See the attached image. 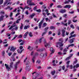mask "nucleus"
I'll list each match as a JSON object with an SVG mask.
<instances>
[{"instance_id": "obj_1", "label": "nucleus", "mask_w": 79, "mask_h": 79, "mask_svg": "<svg viewBox=\"0 0 79 79\" xmlns=\"http://www.w3.org/2000/svg\"><path fill=\"white\" fill-rule=\"evenodd\" d=\"M13 64H14L13 62H12L10 63V65H9L8 64H5V66L6 67V69L7 70V71H10L11 70V68H13Z\"/></svg>"}, {"instance_id": "obj_2", "label": "nucleus", "mask_w": 79, "mask_h": 79, "mask_svg": "<svg viewBox=\"0 0 79 79\" xmlns=\"http://www.w3.org/2000/svg\"><path fill=\"white\" fill-rule=\"evenodd\" d=\"M27 2L29 6H34L35 5V3L33 2H31V1L30 0H27Z\"/></svg>"}, {"instance_id": "obj_3", "label": "nucleus", "mask_w": 79, "mask_h": 79, "mask_svg": "<svg viewBox=\"0 0 79 79\" xmlns=\"http://www.w3.org/2000/svg\"><path fill=\"white\" fill-rule=\"evenodd\" d=\"M59 46V48H61V47L63 46V43H60V42H58L56 43V47H58V46Z\"/></svg>"}, {"instance_id": "obj_4", "label": "nucleus", "mask_w": 79, "mask_h": 79, "mask_svg": "<svg viewBox=\"0 0 79 79\" xmlns=\"http://www.w3.org/2000/svg\"><path fill=\"white\" fill-rule=\"evenodd\" d=\"M43 41L45 47H47V46L48 47H50V44L47 43V42L46 41V39H44Z\"/></svg>"}, {"instance_id": "obj_5", "label": "nucleus", "mask_w": 79, "mask_h": 79, "mask_svg": "<svg viewBox=\"0 0 79 79\" xmlns=\"http://www.w3.org/2000/svg\"><path fill=\"white\" fill-rule=\"evenodd\" d=\"M73 34H74V31H73L70 33V36L69 37V39H71V38H72V37H76V35L74 34V35H73Z\"/></svg>"}, {"instance_id": "obj_6", "label": "nucleus", "mask_w": 79, "mask_h": 79, "mask_svg": "<svg viewBox=\"0 0 79 79\" xmlns=\"http://www.w3.org/2000/svg\"><path fill=\"white\" fill-rule=\"evenodd\" d=\"M44 19H43V20L39 23L38 27L39 29H40V28H41L42 24L43 23H44Z\"/></svg>"}, {"instance_id": "obj_7", "label": "nucleus", "mask_w": 79, "mask_h": 79, "mask_svg": "<svg viewBox=\"0 0 79 79\" xmlns=\"http://www.w3.org/2000/svg\"><path fill=\"white\" fill-rule=\"evenodd\" d=\"M66 31L64 30H63L62 31V37H65L66 35H65V32Z\"/></svg>"}, {"instance_id": "obj_8", "label": "nucleus", "mask_w": 79, "mask_h": 79, "mask_svg": "<svg viewBox=\"0 0 79 79\" xmlns=\"http://www.w3.org/2000/svg\"><path fill=\"white\" fill-rule=\"evenodd\" d=\"M15 24H16V22H15L14 23V24H13V25L10 26V28H9V30H11L12 29H13V28L14 27H16V25H15Z\"/></svg>"}, {"instance_id": "obj_9", "label": "nucleus", "mask_w": 79, "mask_h": 79, "mask_svg": "<svg viewBox=\"0 0 79 79\" xmlns=\"http://www.w3.org/2000/svg\"><path fill=\"white\" fill-rule=\"evenodd\" d=\"M50 51L51 52V54H53V53H54V49H53V48H50Z\"/></svg>"}, {"instance_id": "obj_10", "label": "nucleus", "mask_w": 79, "mask_h": 79, "mask_svg": "<svg viewBox=\"0 0 79 79\" xmlns=\"http://www.w3.org/2000/svg\"><path fill=\"white\" fill-rule=\"evenodd\" d=\"M29 33V32L28 31L26 32L25 33L24 35L23 36L24 38H26L27 37V35Z\"/></svg>"}, {"instance_id": "obj_11", "label": "nucleus", "mask_w": 79, "mask_h": 79, "mask_svg": "<svg viewBox=\"0 0 79 79\" xmlns=\"http://www.w3.org/2000/svg\"><path fill=\"white\" fill-rule=\"evenodd\" d=\"M75 39V38H73L70 40V41L69 42H70V44H71L72 43H73V42H74V40Z\"/></svg>"}, {"instance_id": "obj_12", "label": "nucleus", "mask_w": 79, "mask_h": 79, "mask_svg": "<svg viewBox=\"0 0 79 79\" xmlns=\"http://www.w3.org/2000/svg\"><path fill=\"white\" fill-rule=\"evenodd\" d=\"M10 51H12V52H15V48L14 47L12 46L10 49Z\"/></svg>"}, {"instance_id": "obj_13", "label": "nucleus", "mask_w": 79, "mask_h": 79, "mask_svg": "<svg viewBox=\"0 0 79 79\" xmlns=\"http://www.w3.org/2000/svg\"><path fill=\"white\" fill-rule=\"evenodd\" d=\"M79 64H76V65H74V66H73V68L74 69L75 68H79Z\"/></svg>"}, {"instance_id": "obj_14", "label": "nucleus", "mask_w": 79, "mask_h": 79, "mask_svg": "<svg viewBox=\"0 0 79 79\" xmlns=\"http://www.w3.org/2000/svg\"><path fill=\"white\" fill-rule=\"evenodd\" d=\"M60 12L61 13H64L66 12V10H61L60 11Z\"/></svg>"}, {"instance_id": "obj_15", "label": "nucleus", "mask_w": 79, "mask_h": 79, "mask_svg": "<svg viewBox=\"0 0 79 79\" xmlns=\"http://www.w3.org/2000/svg\"><path fill=\"white\" fill-rule=\"evenodd\" d=\"M71 6L70 5H66L64 7V8H70L71 7Z\"/></svg>"}, {"instance_id": "obj_16", "label": "nucleus", "mask_w": 79, "mask_h": 79, "mask_svg": "<svg viewBox=\"0 0 79 79\" xmlns=\"http://www.w3.org/2000/svg\"><path fill=\"white\" fill-rule=\"evenodd\" d=\"M71 1V0H68V1H65L64 2L65 4H68Z\"/></svg>"}, {"instance_id": "obj_17", "label": "nucleus", "mask_w": 79, "mask_h": 79, "mask_svg": "<svg viewBox=\"0 0 79 79\" xmlns=\"http://www.w3.org/2000/svg\"><path fill=\"white\" fill-rule=\"evenodd\" d=\"M19 63V62L18 61L16 63V64L15 65V69H16L18 68V64Z\"/></svg>"}, {"instance_id": "obj_18", "label": "nucleus", "mask_w": 79, "mask_h": 79, "mask_svg": "<svg viewBox=\"0 0 79 79\" xmlns=\"http://www.w3.org/2000/svg\"><path fill=\"white\" fill-rule=\"evenodd\" d=\"M4 18V15H1L0 17V21H3V18Z\"/></svg>"}, {"instance_id": "obj_19", "label": "nucleus", "mask_w": 79, "mask_h": 79, "mask_svg": "<svg viewBox=\"0 0 79 79\" xmlns=\"http://www.w3.org/2000/svg\"><path fill=\"white\" fill-rule=\"evenodd\" d=\"M27 49L29 50H32L33 49V48H32L30 46H29L27 48Z\"/></svg>"}, {"instance_id": "obj_20", "label": "nucleus", "mask_w": 79, "mask_h": 79, "mask_svg": "<svg viewBox=\"0 0 79 79\" xmlns=\"http://www.w3.org/2000/svg\"><path fill=\"white\" fill-rule=\"evenodd\" d=\"M18 26H17L15 28H14L11 31H13L14 29H15V31H17V30H18Z\"/></svg>"}, {"instance_id": "obj_21", "label": "nucleus", "mask_w": 79, "mask_h": 79, "mask_svg": "<svg viewBox=\"0 0 79 79\" xmlns=\"http://www.w3.org/2000/svg\"><path fill=\"white\" fill-rule=\"evenodd\" d=\"M77 18V16H76L74 17L73 18V21L74 23H76V22L77 21V20H74V19H75V18Z\"/></svg>"}, {"instance_id": "obj_22", "label": "nucleus", "mask_w": 79, "mask_h": 79, "mask_svg": "<svg viewBox=\"0 0 79 79\" xmlns=\"http://www.w3.org/2000/svg\"><path fill=\"white\" fill-rule=\"evenodd\" d=\"M17 51L18 52V53L21 54L23 52V50H22L20 51V50H19V49H18L17 50Z\"/></svg>"}, {"instance_id": "obj_23", "label": "nucleus", "mask_w": 79, "mask_h": 79, "mask_svg": "<svg viewBox=\"0 0 79 79\" xmlns=\"http://www.w3.org/2000/svg\"><path fill=\"white\" fill-rule=\"evenodd\" d=\"M25 69L26 70H29L30 69V66H28L26 67Z\"/></svg>"}, {"instance_id": "obj_24", "label": "nucleus", "mask_w": 79, "mask_h": 79, "mask_svg": "<svg viewBox=\"0 0 79 79\" xmlns=\"http://www.w3.org/2000/svg\"><path fill=\"white\" fill-rule=\"evenodd\" d=\"M30 27V26L29 25H27L25 26L24 27V29H27V28H29Z\"/></svg>"}, {"instance_id": "obj_25", "label": "nucleus", "mask_w": 79, "mask_h": 79, "mask_svg": "<svg viewBox=\"0 0 79 79\" xmlns=\"http://www.w3.org/2000/svg\"><path fill=\"white\" fill-rule=\"evenodd\" d=\"M55 27H54V26H51L50 27V29H55Z\"/></svg>"}, {"instance_id": "obj_26", "label": "nucleus", "mask_w": 79, "mask_h": 79, "mask_svg": "<svg viewBox=\"0 0 79 79\" xmlns=\"http://www.w3.org/2000/svg\"><path fill=\"white\" fill-rule=\"evenodd\" d=\"M75 61L73 62V64H76V63H77V58L75 59Z\"/></svg>"}, {"instance_id": "obj_27", "label": "nucleus", "mask_w": 79, "mask_h": 79, "mask_svg": "<svg viewBox=\"0 0 79 79\" xmlns=\"http://www.w3.org/2000/svg\"><path fill=\"white\" fill-rule=\"evenodd\" d=\"M67 49H68V47L67 48H65L64 50H63L64 52H67V51H68V50H67Z\"/></svg>"}, {"instance_id": "obj_28", "label": "nucleus", "mask_w": 79, "mask_h": 79, "mask_svg": "<svg viewBox=\"0 0 79 79\" xmlns=\"http://www.w3.org/2000/svg\"><path fill=\"white\" fill-rule=\"evenodd\" d=\"M23 24L22 23H21V26H20V29H22L23 28Z\"/></svg>"}, {"instance_id": "obj_29", "label": "nucleus", "mask_w": 79, "mask_h": 79, "mask_svg": "<svg viewBox=\"0 0 79 79\" xmlns=\"http://www.w3.org/2000/svg\"><path fill=\"white\" fill-rule=\"evenodd\" d=\"M35 15V14L33 13L31 15V18H33L34 16Z\"/></svg>"}, {"instance_id": "obj_30", "label": "nucleus", "mask_w": 79, "mask_h": 79, "mask_svg": "<svg viewBox=\"0 0 79 79\" xmlns=\"http://www.w3.org/2000/svg\"><path fill=\"white\" fill-rule=\"evenodd\" d=\"M57 7L58 8H61L63 7V6H61V5H58L57 6Z\"/></svg>"}, {"instance_id": "obj_31", "label": "nucleus", "mask_w": 79, "mask_h": 79, "mask_svg": "<svg viewBox=\"0 0 79 79\" xmlns=\"http://www.w3.org/2000/svg\"><path fill=\"white\" fill-rule=\"evenodd\" d=\"M68 24H69H69H71V20H69L68 21Z\"/></svg>"}, {"instance_id": "obj_32", "label": "nucleus", "mask_w": 79, "mask_h": 79, "mask_svg": "<svg viewBox=\"0 0 79 79\" xmlns=\"http://www.w3.org/2000/svg\"><path fill=\"white\" fill-rule=\"evenodd\" d=\"M74 44H69V45L68 47H73V46H74Z\"/></svg>"}, {"instance_id": "obj_33", "label": "nucleus", "mask_w": 79, "mask_h": 79, "mask_svg": "<svg viewBox=\"0 0 79 79\" xmlns=\"http://www.w3.org/2000/svg\"><path fill=\"white\" fill-rule=\"evenodd\" d=\"M34 60H35V57H33L32 59L33 63H34V62H35Z\"/></svg>"}, {"instance_id": "obj_34", "label": "nucleus", "mask_w": 79, "mask_h": 79, "mask_svg": "<svg viewBox=\"0 0 79 79\" xmlns=\"http://www.w3.org/2000/svg\"><path fill=\"white\" fill-rule=\"evenodd\" d=\"M55 70H54L53 71H52V72H51V74L53 75H54V74H55Z\"/></svg>"}, {"instance_id": "obj_35", "label": "nucleus", "mask_w": 79, "mask_h": 79, "mask_svg": "<svg viewBox=\"0 0 79 79\" xmlns=\"http://www.w3.org/2000/svg\"><path fill=\"white\" fill-rule=\"evenodd\" d=\"M28 35H29L30 37H32V33L31 32H30L29 34Z\"/></svg>"}, {"instance_id": "obj_36", "label": "nucleus", "mask_w": 79, "mask_h": 79, "mask_svg": "<svg viewBox=\"0 0 79 79\" xmlns=\"http://www.w3.org/2000/svg\"><path fill=\"white\" fill-rule=\"evenodd\" d=\"M3 3V0H0V5H2Z\"/></svg>"}, {"instance_id": "obj_37", "label": "nucleus", "mask_w": 79, "mask_h": 79, "mask_svg": "<svg viewBox=\"0 0 79 79\" xmlns=\"http://www.w3.org/2000/svg\"><path fill=\"white\" fill-rule=\"evenodd\" d=\"M18 37V35H16L14 37V38H13V39H12V40H15L16 38V37Z\"/></svg>"}, {"instance_id": "obj_38", "label": "nucleus", "mask_w": 79, "mask_h": 79, "mask_svg": "<svg viewBox=\"0 0 79 79\" xmlns=\"http://www.w3.org/2000/svg\"><path fill=\"white\" fill-rule=\"evenodd\" d=\"M36 11H37V12H39V13H40L41 12V10H40V9H39V10H36Z\"/></svg>"}, {"instance_id": "obj_39", "label": "nucleus", "mask_w": 79, "mask_h": 79, "mask_svg": "<svg viewBox=\"0 0 79 79\" xmlns=\"http://www.w3.org/2000/svg\"><path fill=\"white\" fill-rule=\"evenodd\" d=\"M59 41L61 42V43H63V39H60L59 40Z\"/></svg>"}, {"instance_id": "obj_40", "label": "nucleus", "mask_w": 79, "mask_h": 79, "mask_svg": "<svg viewBox=\"0 0 79 79\" xmlns=\"http://www.w3.org/2000/svg\"><path fill=\"white\" fill-rule=\"evenodd\" d=\"M5 14V12L4 11H1L0 12V15H3Z\"/></svg>"}, {"instance_id": "obj_41", "label": "nucleus", "mask_w": 79, "mask_h": 79, "mask_svg": "<svg viewBox=\"0 0 79 79\" xmlns=\"http://www.w3.org/2000/svg\"><path fill=\"white\" fill-rule=\"evenodd\" d=\"M60 24H61V23L59 22H57L56 23V25H57V26H60Z\"/></svg>"}, {"instance_id": "obj_42", "label": "nucleus", "mask_w": 79, "mask_h": 79, "mask_svg": "<svg viewBox=\"0 0 79 79\" xmlns=\"http://www.w3.org/2000/svg\"><path fill=\"white\" fill-rule=\"evenodd\" d=\"M20 8H21V9L23 10V11H24V10H25V9H26V8H25V7L24 8H23L22 7H20Z\"/></svg>"}, {"instance_id": "obj_43", "label": "nucleus", "mask_w": 79, "mask_h": 79, "mask_svg": "<svg viewBox=\"0 0 79 79\" xmlns=\"http://www.w3.org/2000/svg\"><path fill=\"white\" fill-rule=\"evenodd\" d=\"M6 35L7 37H10L11 35L8 33H6Z\"/></svg>"}, {"instance_id": "obj_44", "label": "nucleus", "mask_w": 79, "mask_h": 79, "mask_svg": "<svg viewBox=\"0 0 79 79\" xmlns=\"http://www.w3.org/2000/svg\"><path fill=\"white\" fill-rule=\"evenodd\" d=\"M39 42V41L38 40H36L35 42V44H37Z\"/></svg>"}, {"instance_id": "obj_45", "label": "nucleus", "mask_w": 79, "mask_h": 79, "mask_svg": "<svg viewBox=\"0 0 79 79\" xmlns=\"http://www.w3.org/2000/svg\"><path fill=\"white\" fill-rule=\"evenodd\" d=\"M13 23V22H10L8 23V25H9V24H12Z\"/></svg>"}, {"instance_id": "obj_46", "label": "nucleus", "mask_w": 79, "mask_h": 79, "mask_svg": "<svg viewBox=\"0 0 79 79\" xmlns=\"http://www.w3.org/2000/svg\"><path fill=\"white\" fill-rule=\"evenodd\" d=\"M43 27H45L47 26V23H44L43 24Z\"/></svg>"}, {"instance_id": "obj_47", "label": "nucleus", "mask_w": 79, "mask_h": 79, "mask_svg": "<svg viewBox=\"0 0 79 79\" xmlns=\"http://www.w3.org/2000/svg\"><path fill=\"white\" fill-rule=\"evenodd\" d=\"M62 69L63 70H64V69H65V66H62Z\"/></svg>"}, {"instance_id": "obj_48", "label": "nucleus", "mask_w": 79, "mask_h": 79, "mask_svg": "<svg viewBox=\"0 0 79 79\" xmlns=\"http://www.w3.org/2000/svg\"><path fill=\"white\" fill-rule=\"evenodd\" d=\"M25 14L27 15H29V12H28V11L27 10L25 12Z\"/></svg>"}, {"instance_id": "obj_49", "label": "nucleus", "mask_w": 79, "mask_h": 79, "mask_svg": "<svg viewBox=\"0 0 79 79\" xmlns=\"http://www.w3.org/2000/svg\"><path fill=\"white\" fill-rule=\"evenodd\" d=\"M23 44H24V41H22L21 43L20 44V45H23Z\"/></svg>"}, {"instance_id": "obj_50", "label": "nucleus", "mask_w": 79, "mask_h": 79, "mask_svg": "<svg viewBox=\"0 0 79 79\" xmlns=\"http://www.w3.org/2000/svg\"><path fill=\"white\" fill-rule=\"evenodd\" d=\"M2 56H4L5 55V51H3L2 52Z\"/></svg>"}, {"instance_id": "obj_51", "label": "nucleus", "mask_w": 79, "mask_h": 79, "mask_svg": "<svg viewBox=\"0 0 79 79\" xmlns=\"http://www.w3.org/2000/svg\"><path fill=\"white\" fill-rule=\"evenodd\" d=\"M48 29V27H47L44 29V31H47Z\"/></svg>"}, {"instance_id": "obj_52", "label": "nucleus", "mask_w": 79, "mask_h": 79, "mask_svg": "<svg viewBox=\"0 0 79 79\" xmlns=\"http://www.w3.org/2000/svg\"><path fill=\"white\" fill-rule=\"evenodd\" d=\"M42 39H44V37L41 38L39 40L40 43H41L42 42Z\"/></svg>"}, {"instance_id": "obj_53", "label": "nucleus", "mask_w": 79, "mask_h": 79, "mask_svg": "<svg viewBox=\"0 0 79 79\" xmlns=\"http://www.w3.org/2000/svg\"><path fill=\"white\" fill-rule=\"evenodd\" d=\"M52 16L54 17V18H56V16L54 14H52Z\"/></svg>"}, {"instance_id": "obj_54", "label": "nucleus", "mask_w": 79, "mask_h": 79, "mask_svg": "<svg viewBox=\"0 0 79 79\" xmlns=\"http://www.w3.org/2000/svg\"><path fill=\"white\" fill-rule=\"evenodd\" d=\"M13 16V13L12 12H11L10 14V17H11Z\"/></svg>"}, {"instance_id": "obj_55", "label": "nucleus", "mask_w": 79, "mask_h": 79, "mask_svg": "<svg viewBox=\"0 0 79 79\" xmlns=\"http://www.w3.org/2000/svg\"><path fill=\"white\" fill-rule=\"evenodd\" d=\"M19 48L20 50H22V49H23V46H21Z\"/></svg>"}, {"instance_id": "obj_56", "label": "nucleus", "mask_w": 79, "mask_h": 79, "mask_svg": "<svg viewBox=\"0 0 79 79\" xmlns=\"http://www.w3.org/2000/svg\"><path fill=\"white\" fill-rule=\"evenodd\" d=\"M70 27H72L73 29H74V26L73 25H72L70 26Z\"/></svg>"}, {"instance_id": "obj_57", "label": "nucleus", "mask_w": 79, "mask_h": 79, "mask_svg": "<svg viewBox=\"0 0 79 79\" xmlns=\"http://www.w3.org/2000/svg\"><path fill=\"white\" fill-rule=\"evenodd\" d=\"M69 35V32L66 31L65 33V35Z\"/></svg>"}, {"instance_id": "obj_58", "label": "nucleus", "mask_w": 79, "mask_h": 79, "mask_svg": "<svg viewBox=\"0 0 79 79\" xmlns=\"http://www.w3.org/2000/svg\"><path fill=\"white\" fill-rule=\"evenodd\" d=\"M42 8H44V9H45V8H46V7L45 6L43 5L42 6Z\"/></svg>"}, {"instance_id": "obj_59", "label": "nucleus", "mask_w": 79, "mask_h": 79, "mask_svg": "<svg viewBox=\"0 0 79 79\" xmlns=\"http://www.w3.org/2000/svg\"><path fill=\"white\" fill-rule=\"evenodd\" d=\"M63 25H64V26H67L68 24L67 23H64Z\"/></svg>"}, {"instance_id": "obj_60", "label": "nucleus", "mask_w": 79, "mask_h": 79, "mask_svg": "<svg viewBox=\"0 0 79 79\" xmlns=\"http://www.w3.org/2000/svg\"><path fill=\"white\" fill-rule=\"evenodd\" d=\"M12 54V53H11V52H10L8 53V55L9 56H11V55Z\"/></svg>"}, {"instance_id": "obj_61", "label": "nucleus", "mask_w": 79, "mask_h": 79, "mask_svg": "<svg viewBox=\"0 0 79 79\" xmlns=\"http://www.w3.org/2000/svg\"><path fill=\"white\" fill-rule=\"evenodd\" d=\"M70 58H71V56H69L68 58L66 59V60H69Z\"/></svg>"}, {"instance_id": "obj_62", "label": "nucleus", "mask_w": 79, "mask_h": 79, "mask_svg": "<svg viewBox=\"0 0 79 79\" xmlns=\"http://www.w3.org/2000/svg\"><path fill=\"white\" fill-rule=\"evenodd\" d=\"M41 56H44V53H42L41 54Z\"/></svg>"}, {"instance_id": "obj_63", "label": "nucleus", "mask_w": 79, "mask_h": 79, "mask_svg": "<svg viewBox=\"0 0 79 79\" xmlns=\"http://www.w3.org/2000/svg\"><path fill=\"white\" fill-rule=\"evenodd\" d=\"M58 55H62V53H61V52H58Z\"/></svg>"}, {"instance_id": "obj_64", "label": "nucleus", "mask_w": 79, "mask_h": 79, "mask_svg": "<svg viewBox=\"0 0 79 79\" xmlns=\"http://www.w3.org/2000/svg\"><path fill=\"white\" fill-rule=\"evenodd\" d=\"M18 38H22V35H20Z\"/></svg>"}]
</instances>
